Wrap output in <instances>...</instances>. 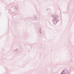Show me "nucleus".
Here are the masks:
<instances>
[{"label":"nucleus","instance_id":"nucleus-6","mask_svg":"<svg viewBox=\"0 0 74 74\" xmlns=\"http://www.w3.org/2000/svg\"><path fill=\"white\" fill-rule=\"evenodd\" d=\"M15 9L16 10H18V8L17 7H15Z\"/></svg>","mask_w":74,"mask_h":74},{"label":"nucleus","instance_id":"nucleus-7","mask_svg":"<svg viewBox=\"0 0 74 74\" xmlns=\"http://www.w3.org/2000/svg\"><path fill=\"white\" fill-rule=\"evenodd\" d=\"M47 10H48V9Z\"/></svg>","mask_w":74,"mask_h":74},{"label":"nucleus","instance_id":"nucleus-2","mask_svg":"<svg viewBox=\"0 0 74 74\" xmlns=\"http://www.w3.org/2000/svg\"><path fill=\"white\" fill-rule=\"evenodd\" d=\"M68 71L67 70H64L60 74H68Z\"/></svg>","mask_w":74,"mask_h":74},{"label":"nucleus","instance_id":"nucleus-5","mask_svg":"<svg viewBox=\"0 0 74 74\" xmlns=\"http://www.w3.org/2000/svg\"><path fill=\"white\" fill-rule=\"evenodd\" d=\"M33 18H35V19H37V17H36V16L35 15H34V16Z\"/></svg>","mask_w":74,"mask_h":74},{"label":"nucleus","instance_id":"nucleus-4","mask_svg":"<svg viewBox=\"0 0 74 74\" xmlns=\"http://www.w3.org/2000/svg\"><path fill=\"white\" fill-rule=\"evenodd\" d=\"M39 30L40 33H41V28H39Z\"/></svg>","mask_w":74,"mask_h":74},{"label":"nucleus","instance_id":"nucleus-3","mask_svg":"<svg viewBox=\"0 0 74 74\" xmlns=\"http://www.w3.org/2000/svg\"><path fill=\"white\" fill-rule=\"evenodd\" d=\"M20 51V49H16L14 50V52H16V53H19Z\"/></svg>","mask_w":74,"mask_h":74},{"label":"nucleus","instance_id":"nucleus-1","mask_svg":"<svg viewBox=\"0 0 74 74\" xmlns=\"http://www.w3.org/2000/svg\"><path fill=\"white\" fill-rule=\"evenodd\" d=\"M59 21V16L57 15H54L53 17L52 21L53 22L54 25H55Z\"/></svg>","mask_w":74,"mask_h":74}]
</instances>
